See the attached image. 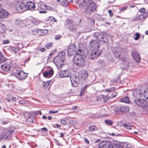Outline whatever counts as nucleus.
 Masks as SVG:
<instances>
[{"instance_id":"obj_1","label":"nucleus","mask_w":148,"mask_h":148,"mask_svg":"<svg viewBox=\"0 0 148 148\" xmlns=\"http://www.w3.org/2000/svg\"><path fill=\"white\" fill-rule=\"evenodd\" d=\"M76 3L80 8H84L85 12L88 14L94 12L97 8L95 3L92 0H77Z\"/></svg>"},{"instance_id":"obj_2","label":"nucleus","mask_w":148,"mask_h":148,"mask_svg":"<svg viewBox=\"0 0 148 148\" xmlns=\"http://www.w3.org/2000/svg\"><path fill=\"white\" fill-rule=\"evenodd\" d=\"M65 53L62 51L60 52L58 55L56 56L53 59V63L57 66L62 67L65 64L64 62Z\"/></svg>"},{"instance_id":"obj_3","label":"nucleus","mask_w":148,"mask_h":148,"mask_svg":"<svg viewBox=\"0 0 148 148\" xmlns=\"http://www.w3.org/2000/svg\"><path fill=\"white\" fill-rule=\"evenodd\" d=\"M83 51L79 49L75 56V64L79 66H81L83 64L85 61L84 57L82 55Z\"/></svg>"},{"instance_id":"obj_4","label":"nucleus","mask_w":148,"mask_h":148,"mask_svg":"<svg viewBox=\"0 0 148 148\" xmlns=\"http://www.w3.org/2000/svg\"><path fill=\"white\" fill-rule=\"evenodd\" d=\"M94 35L98 39L99 41H100L103 43H106L108 41V36L104 33H95Z\"/></svg>"},{"instance_id":"obj_5","label":"nucleus","mask_w":148,"mask_h":148,"mask_svg":"<svg viewBox=\"0 0 148 148\" xmlns=\"http://www.w3.org/2000/svg\"><path fill=\"white\" fill-rule=\"evenodd\" d=\"M28 73H24L21 70H18L15 73V77L19 80H21L25 79L27 77Z\"/></svg>"},{"instance_id":"obj_6","label":"nucleus","mask_w":148,"mask_h":148,"mask_svg":"<svg viewBox=\"0 0 148 148\" xmlns=\"http://www.w3.org/2000/svg\"><path fill=\"white\" fill-rule=\"evenodd\" d=\"M16 10L18 12H22L26 10L25 4L23 3H18L15 5Z\"/></svg>"},{"instance_id":"obj_7","label":"nucleus","mask_w":148,"mask_h":148,"mask_svg":"<svg viewBox=\"0 0 148 148\" xmlns=\"http://www.w3.org/2000/svg\"><path fill=\"white\" fill-rule=\"evenodd\" d=\"M111 145V143L106 140L101 141L98 145L99 148H109Z\"/></svg>"},{"instance_id":"obj_8","label":"nucleus","mask_w":148,"mask_h":148,"mask_svg":"<svg viewBox=\"0 0 148 148\" xmlns=\"http://www.w3.org/2000/svg\"><path fill=\"white\" fill-rule=\"evenodd\" d=\"M11 66L12 64L11 62L10 61H7L1 66V68L3 71L7 72L10 70Z\"/></svg>"},{"instance_id":"obj_9","label":"nucleus","mask_w":148,"mask_h":148,"mask_svg":"<svg viewBox=\"0 0 148 148\" xmlns=\"http://www.w3.org/2000/svg\"><path fill=\"white\" fill-rule=\"evenodd\" d=\"M100 54V53L98 52L97 50H93L91 51L90 53L89 58L91 59H93L99 56Z\"/></svg>"},{"instance_id":"obj_10","label":"nucleus","mask_w":148,"mask_h":148,"mask_svg":"<svg viewBox=\"0 0 148 148\" xmlns=\"http://www.w3.org/2000/svg\"><path fill=\"white\" fill-rule=\"evenodd\" d=\"M132 55L134 59L137 62H139L141 60L140 55L136 51L134 50L132 52Z\"/></svg>"},{"instance_id":"obj_11","label":"nucleus","mask_w":148,"mask_h":148,"mask_svg":"<svg viewBox=\"0 0 148 148\" xmlns=\"http://www.w3.org/2000/svg\"><path fill=\"white\" fill-rule=\"evenodd\" d=\"M121 49L116 47L113 50V53L115 57L118 58H120L121 55Z\"/></svg>"},{"instance_id":"obj_12","label":"nucleus","mask_w":148,"mask_h":148,"mask_svg":"<svg viewBox=\"0 0 148 148\" xmlns=\"http://www.w3.org/2000/svg\"><path fill=\"white\" fill-rule=\"evenodd\" d=\"M129 110V108L125 106H120L117 108L115 110V112L120 111L122 112H128Z\"/></svg>"},{"instance_id":"obj_13","label":"nucleus","mask_w":148,"mask_h":148,"mask_svg":"<svg viewBox=\"0 0 148 148\" xmlns=\"http://www.w3.org/2000/svg\"><path fill=\"white\" fill-rule=\"evenodd\" d=\"M143 95L141 93V91L140 90H136L134 91L132 93V95L136 98L138 99L141 97Z\"/></svg>"},{"instance_id":"obj_14","label":"nucleus","mask_w":148,"mask_h":148,"mask_svg":"<svg viewBox=\"0 0 148 148\" xmlns=\"http://www.w3.org/2000/svg\"><path fill=\"white\" fill-rule=\"evenodd\" d=\"M74 44H72L69 47L67 50V53L69 57L72 56L74 53Z\"/></svg>"},{"instance_id":"obj_15","label":"nucleus","mask_w":148,"mask_h":148,"mask_svg":"<svg viewBox=\"0 0 148 148\" xmlns=\"http://www.w3.org/2000/svg\"><path fill=\"white\" fill-rule=\"evenodd\" d=\"M80 75L82 79L85 80L87 78L88 73L85 70H82L80 71Z\"/></svg>"},{"instance_id":"obj_16","label":"nucleus","mask_w":148,"mask_h":148,"mask_svg":"<svg viewBox=\"0 0 148 148\" xmlns=\"http://www.w3.org/2000/svg\"><path fill=\"white\" fill-rule=\"evenodd\" d=\"M97 41H98V40L97 38L96 40H91L90 42L89 46L92 48H96L97 47L99 48V45Z\"/></svg>"},{"instance_id":"obj_17","label":"nucleus","mask_w":148,"mask_h":148,"mask_svg":"<svg viewBox=\"0 0 148 148\" xmlns=\"http://www.w3.org/2000/svg\"><path fill=\"white\" fill-rule=\"evenodd\" d=\"M54 73V71L53 69H50L48 71H46L43 73V75L44 77L49 78Z\"/></svg>"},{"instance_id":"obj_18","label":"nucleus","mask_w":148,"mask_h":148,"mask_svg":"<svg viewBox=\"0 0 148 148\" xmlns=\"http://www.w3.org/2000/svg\"><path fill=\"white\" fill-rule=\"evenodd\" d=\"M9 13L4 9L0 10V17L1 18H7L8 16Z\"/></svg>"},{"instance_id":"obj_19","label":"nucleus","mask_w":148,"mask_h":148,"mask_svg":"<svg viewBox=\"0 0 148 148\" xmlns=\"http://www.w3.org/2000/svg\"><path fill=\"white\" fill-rule=\"evenodd\" d=\"M59 76L61 78L67 77H68L69 75L68 71L66 70L60 71L59 74Z\"/></svg>"},{"instance_id":"obj_20","label":"nucleus","mask_w":148,"mask_h":148,"mask_svg":"<svg viewBox=\"0 0 148 148\" xmlns=\"http://www.w3.org/2000/svg\"><path fill=\"white\" fill-rule=\"evenodd\" d=\"M146 18L145 15L144 14H139L133 20V21H137L140 20L142 21Z\"/></svg>"},{"instance_id":"obj_21","label":"nucleus","mask_w":148,"mask_h":148,"mask_svg":"<svg viewBox=\"0 0 148 148\" xmlns=\"http://www.w3.org/2000/svg\"><path fill=\"white\" fill-rule=\"evenodd\" d=\"M40 8L42 10H52L53 8L47 5H43L41 4L40 6Z\"/></svg>"},{"instance_id":"obj_22","label":"nucleus","mask_w":148,"mask_h":148,"mask_svg":"<svg viewBox=\"0 0 148 148\" xmlns=\"http://www.w3.org/2000/svg\"><path fill=\"white\" fill-rule=\"evenodd\" d=\"M40 32L43 33L44 34H44L47 33V30L39 29H36L33 31L32 32V33L33 34H34H34L36 35L37 34Z\"/></svg>"},{"instance_id":"obj_23","label":"nucleus","mask_w":148,"mask_h":148,"mask_svg":"<svg viewBox=\"0 0 148 148\" xmlns=\"http://www.w3.org/2000/svg\"><path fill=\"white\" fill-rule=\"evenodd\" d=\"M120 101L128 103H130V100L129 98L127 97H125L121 99L120 100Z\"/></svg>"},{"instance_id":"obj_24","label":"nucleus","mask_w":148,"mask_h":148,"mask_svg":"<svg viewBox=\"0 0 148 148\" xmlns=\"http://www.w3.org/2000/svg\"><path fill=\"white\" fill-rule=\"evenodd\" d=\"M142 100L140 107L143 108L147 107L148 106L147 101L143 99H142Z\"/></svg>"},{"instance_id":"obj_25","label":"nucleus","mask_w":148,"mask_h":148,"mask_svg":"<svg viewBox=\"0 0 148 148\" xmlns=\"http://www.w3.org/2000/svg\"><path fill=\"white\" fill-rule=\"evenodd\" d=\"M97 130V127L96 126L94 125L89 127L88 128V131L90 132L94 131Z\"/></svg>"},{"instance_id":"obj_26","label":"nucleus","mask_w":148,"mask_h":148,"mask_svg":"<svg viewBox=\"0 0 148 148\" xmlns=\"http://www.w3.org/2000/svg\"><path fill=\"white\" fill-rule=\"evenodd\" d=\"M88 86V85H85L84 87L81 88V92L79 95L80 96H82L84 95V93L85 92L86 89L87 88Z\"/></svg>"},{"instance_id":"obj_27","label":"nucleus","mask_w":148,"mask_h":148,"mask_svg":"<svg viewBox=\"0 0 148 148\" xmlns=\"http://www.w3.org/2000/svg\"><path fill=\"white\" fill-rule=\"evenodd\" d=\"M30 24L32 26H33L34 25H37L39 23L38 21L35 19H33L30 21Z\"/></svg>"},{"instance_id":"obj_28","label":"nucleus","mask_w":148,"mask_h":148,"mask_svg":"<svg viewBox=\"0 0 148 148\" xmlns=\"http://www.w3.org/2000/svg\"><path fill=\"white\" fill-rule=\"evenodd\" d=\"M5 26L2 24H0V33H3L5 32Z\"/></svg>"},{"instance_id":"obj_29","label":"nucleus","mask_w":148,"mask_h":148,"mask_svg":"<svg viewBox=\"0 0 148 148\" xmlns=\"http://www.w3.org/2000/svg\"><path fill=\"white\" fill-rule=\"evenodd\" d=\"M79 83V78L78 76H75V87H77Z\"/></svg>"},{"instance_id":"obj_30","label":"nucleus","mask_w":148,"mask_h":148,"mask_svg":"<svg viewBox=\"0 0 148 148\" xmlns=\"http://www.w3.org/2000/svg\"><path fill=\"white\" fill-rule=\"evenodd\" d=\"M6 61V59L4 56L0 52V64L3 62H5Z\"/></svg>"},{"instance_id":"obj_31","label":"nucleus","mask_w":148,"mask_h":148,"mask_svg":"<svg viewBox=\"0 0 148 148\" xmlns=\"http://www.w3.org/2000/svg\"><path fill=\"white\" fill-rule=\"evenodd\" d=\"M142 99H137L135 100V102L136 104L138 106H140L141 102H142Z\"/></svg>"},{"instance_id":"obj_32","label":"nucleus","mask_w":148,"mask_h":148,"mask_svg":"<svg viewBox=\"0 0 148 148\" xmlns=\"http://www.w3.org/2000/svg\"><path fill=\"white\" fill-rule=\"evenodd\" d=\"M106 59L108 61H111L113 60V58L112 55L109 53L106 54Z\"/></svg>"},{"instance_id":"obj_33","label":"nucleus","mask_w":148,"mask_h":148,"mask_svg":"<svg viewBox=\"0 0 148 148\" xmlns=\"http://www.w3.org/2000/svg\"><path fill=\"white\" fill-rule=\"evenodd\" d=\"M112 148H123V147L119 144H114L112 145Z\"/></svg>"},{"instance_id":"obj_34","label":"nucleus","mask_w":148,"mask_h":148,"mask_svg":"<svg viewBox=\"0 0 148 148\" xmlns=\"http://www.w3.org/2000/svg\"><path fill=\"white\" fill-rule=\"evenodd\" d=\"M32 4H31V6L29 7L28 9L29 10L33 11L35 10V5L34 3L33 2L32 3Z\"/></svg>"},{"instance_id":"obj_35","label":"nucleus","mask_w":148,"mask_h":148,"mask_svg":"<svg viewBox=\"0 0 148 148\" xmlns=\"http://www.w3.org/2000/svg\"><path fill=\"white\" fill-rule=\"evenodd\" d=\"M1 135L3 140L5 139H7L8 137V135L6 132L3 133Z\"/></svg>"},{"instance_id":"obj_36","label":"nucleus","mask_w":148,"mask_h":148,"mask_svg":"<svg viewBox=\"0 0 148 148\" xmlns=\"http://www.w3.org/2000/svg\"><path fill=\"white\" fill-rule=\"evenodd\" d=\"M32 2L31 1L28 2L26 3L25 4V7L26 8V10L28 9V8H29L30 6L31 5V4H32Z\"/></svg>"},{"instance_id":"obj_37","label":"nucleus","mask_w":148,"mask_h":148,"mask_svg":"<svg viewBox=\"0 0 148 148\" xmlns=\"http://www.w3.org/2000/svg\"><path fill=\"white\" fill-rule=\"evenodd\" d=\"M49 81H47V82H43L42 83V86L44 88H47L49 85Z\"/></svg>"},{"instance_id":"obj_38","label":"nucleus","mask_w":148,"mask_h":148,"mask_svg":"<svg viewBox=\"0 0 148 148\" xmlns=\"http://www.w3.org/2000/svg\"><path fill=\"white\" fill-rule=\"evenodd\" d=\"M105 122L107 124L109 125H112L113 123L112 121L109 119H106L105 120Z\"/></svg>"},{"instance_id":"obj_39","label":"nucleus","mask_w":148,"mask_h":148,"mask_svg":"<svg viewBox=\"0 0 148 148\" xmlns=\"http://www.w3.org/2000/svg\"><path fill=\"white\" fill-rule=\"evenodd\" d=\"M74 76V75H70V79L72 86H74V85L73 84V82H74V80L73 79Z\"/></svg>"},{"instance_id":"obj_40","label":"nucleus","mask_w":148,"mask_h":148,"mask_svg":"<svg viewBox=\"0 0 148 148\" xmlns=\"http://www.w3.org/2000/svg\"><path fill=\"white\" fill-rule=\"evenodd\" d=\"M11 49L12 51L14 52L15 53H16L17 52L18 50H19V49H18V48L14 47H12Z\"/></svg>"},{"instance_id":"obj_41","label":"nucleus","mask_w":148,"mask_h":148,"mask_svg":"<svg viewBox=\"0 0 148 148\" xmlns=\"http://www.w3.org/2000/svg\"><path fill=\"white\" fill-rule=\"evenodd\" d=\"M63 0V1L60 3V4L61 6H63L64 7H66L68 5L67 3L66 2H65Z\"/></svg>"},{"instance_id":"obj_42","label":"nucleus","mask_w":148,"mask_h":148,"mask_svg":"<svg viewBox=\"0 0 148 148\" xmlns=\"http://www.w3.org/2000/svg\"><path fill=\"white\" fill-rule=\"evenodd\" d=\"M144 92L143 95H144L145 97L148 99V90H147L146 91H144Z\"/></svg>"},{"instance_id":"obj_43","label":"nucleus","mask_w":148,"mask_h":148,"mask_svg":"<svg viewBox=\"0 0 148 148\" xmlns=\"http://www.w3.org/2000/svg\"><path fill=\"white\" fill-rule=\"evenodd\" d=\"M24 22V21H20L19 20H16L15 22L16 24L21 25V24Z\"/></svg>"},{"instance_id":"obj_44","label":"nucleus","mask_w":148,"mask_h":148,"mask_svg":"<svg viewBox=\"0 0 148 148\" xmlns=\"http://www.w3.org/2000/svg\"><path fill=\"white\" fill-rule=\"evenodd\" d=\"M52 44L53 43L51 42H49L46 45L45 47L47 48H50L52 46Z\"/></svg>"},{"instance_id":"obj_45","label":"nucleus","mask_w":148,"mask_h":148,"mask_svg":"<svg viewBox=\"0 0 148 148\" xmlns=\"http://www.w3.org/2000/svg\"><path fill=\"white\" fill-rule=\"evenodd\" d=\"M14 131L13 130H8L6 132L8 135V136L14 133Z\"/></svg>"},{"instance_id":"obj_46","label":"nucleus","mask_w":148,"mask_h":148,"mask_svg":"<svg viewBox=\"0 0 148 148\" xmlns=\"http://www.w3.org/2000/svg\"><path fill=\"white\" fill-rule=\"evenodd\" d=\"M68 28H69V29L71 32H73V29H74V26L73 25L71 24V25H69Z\"/></svg>"},{"instance_id":"obj_47","label":"nucleus","mask_w":148,"mask_h":148,"mask_svg":"<svg viewBox=\"0 0 148 148\" xmlns=\"http://www.w3.org/2000/svg\"><path fill=\"white\" fill-rule=\"evenodd\" d=\"M124 126L128 130L131 129L132 128V126L131 125H127L125 124H124Z\"/></svg>"},{"instance_id":"obj_48","label":"nucleus","mask_w":148,"mask_h":148,"mask_svg":"<svg viewBox=\"0 0 148 148\" xmlns=\"http://www.w3.org/2000/svg\"><path fill=\"white\" fill-rule=\"evenodd\" d=\"M140 37V34L139 33H136V37L134 38V40H138Z\"/></svg>"},{"instance_id":"obj_49","label":"nucleus","mask_w":148,"mask_h":148,"mask_svg":"<svg viewBox=\"0 0 148 148\" xmlns=\"http://www.w3.org/2000/svg\"><path fill=\"white\" fill-rule=\"evenodd\" d=\"M117 95V93L115 92H113L111 95V98H114Z\"/></svg>"},{"instance_id":"obj_50","label":"nucleus","mask_w":148,"mask_h":148,"mask_svg":"<svg viewBox=\"0 0 148 148\" xmlns=\"http://www.w3.org/2000/svg\"><path fill=\"white\" fill-rule=\"evenodd\" d=\"M145 9L144 8H142L139 10V11L142 14H143L145 13Z\"/></svg>"},{"instance_id":"obj_51","label":"nucleus","mask_w":148,"mask_h":148,"mask_svg":"<svg viewBox=\"0 0 148 148\" xmlns=\"http://www.w3.org/2000/svg\"><path fill=\"white\" fill-rule=\"evenodd\" d=\"M34 114L35 115H38L39 114H42V112L40 110H37L34 112Z\"/></svg>"},{"instance_id":"obj_52","label":"nucleus","mask_w":148,"mask_h":148,"mask_svg":"<svg viewBox=\"0 0 148 148\" xmlns=\"http://www.w3.org/2000/svg\"><path fill=\"white\" fill-rule=\"evenodd\" d=\"M55 142L56 143V144L57 145H58V146H62V145L60 144L58 140H57L56 139H55Z\"/></svg>"},{"instance_id":"obj_53","label":"nucleus","mask_w":148,"mask_h":148,"mask_svg":"<svg viewBox=\"0 0 148 148\" xmlns=\"http://www.w3.org/2000/svg\"><path fill=\"white\" fill-rule=\"evenodd\" d=\"M49 19L50 20H51L52 22H56L57 21V20L53 17H49Z\"/></svg>"},{"instance_id":"obj_54","label":"nucleus","mask_w":148,"mask_h":148,"mask_svg":"<svg viewBox=\"0 0 148 148\" xmlns=\"http://www.w3.org/2000/svg\"><path fill=\"white\" fill-rule=\"evenodd\" d=\"M49 19L50 20H51L52 22H56L57 21V20L53 17H49Z\"/></svg>"},{"instance_id":"obj_55","label":"nucleus","mask_w":148,"mask_h":148,"mask_svg":"<svg viewBox=\"0 0 148 148\" xmlns=\"http://www.w3.org/2000/svg\"><path fill=\"white\" fill-rule=\"evenodd\" d=\"M49 19L50 20H51L52 22H56L57 21V20L53 17H49Z\"/></svg>"},{"instance_id":"obj_56","label":"nucleus","mask_w":148,"mask_h":148,"mask_svg":"<svg viewBox=\"0 0 148 148\" xmlns=\"http://www.w3.org/2000/svg\"><path fill=\"white\" fill-rule=\"evenodd\" d=\"M49 19L50 20H51L52 22H56L57 21V20L53 17H49Z\"/></svg>"},{"instance_id":"obj_57","label":"nucleus","mask_w":148,"mask_h":148,"mask_svg":"<svg viewBox=\"0 0 148 148\" xmlns=\"http://www.w3.org/2000/svg\"><path fill=\"white\" fill-rule=\"evenodd\" d=\"M58 112V110L53 111L52 110H50L49 112V114H55L57 113Z\"/></svg>"},{"instance_id":"obj_58","label":"nucleus","mask_w":148,"mask_h":148,"mask_svg":"<svg viewBox=\"0 0 148 148\" xmlns=\"http://www.w3.org/2000/svg\"><path fill=\"white\" fill-rule=\"evenodd\" d=\"M103 98L105 102H106L107 100H108V97L107 96L102 95Z\"/></svg>"},{"instance_id":"obj_59","label":"nucleus","mask_w":148,"mask_h":148,"mask_svg":"<svg viewBox=\"0 0 148 148\" xmlns=\"http://www.w3.org/2000/svg\"><path fill=\"white\" fill-rule=\"evenodd\" d=\"M17 48H18L19 50L20 49H22L23 47V46L22 45V43H18V47Z\"/></svg>"},{"instance_id":"obj_60","label":"nucleus","mask_w":148,"mask_h":148,"mask_svg":"<svg viewBox=\"0 0 148 148\" xmlns=\"http://www.w3.org/2000/svg\"><path fill=\"white\" fill-rule=\"evenodd\" d=\"M115 88L114 87H112L110 88L107 89L106 90V91L107 92H109V91L114 90V89Z\"/></svg>"},{"instance_id":"obj_61","label":"nucleus","mask_w":148,"mask_h":148,"mask_svg":"<svg viewBox=\"0 0 148 148\" xmlns=\"http://www.w3.org/2000/svg\"><path fill=\"white\" fill-rule=\"evenodd\" d=\"M98 63L99 64H100L102 65H103L104 62L103 60H100L98 61Z\"/></svg>"},{"instance_id":"obj_62","label":"nucleus","mask_w":148,"mask_h":148,"mask_svg":"<svg viewBox=\"0 0 148 148\" xmlns=\"http://www.w3.org/2000/svg\"><path fill=\"white\" fill-rule=\"evenodd\" d=\"M61 123L63 125H65L66 123V121L64 119H62L61 120Z\"/></svg>"},{"instance_id":"obj_63","label":"nucleus","mask_w":148,"mask_h":148,"mask_svg":"<svg viewBox=\"0 0 148 148\" xmlns=\"http://www.w3.org/2000/svg\"><path fill=\"white\" fill-rule=\"evenodd\" d=\"M61 38V36L60 35H58L56 36L55 38L56 40H58L60 39Z\"/></svg>"},{"instance_id":"obj_64","label":"nucleus","mask_w":148,"mask_h":148,"mask_svg":"<svg viewBox=\"0 0 148 148\" xmlns=\"http://www.w3.org/2000/svg\"><path fill=\"white\" fill-rule=\"evenodd\" d=\"M127 8V7L123 6L121 8V10H120V11L121 12L122 11H124V10H126Z\"/></svg>"}]
</instances>
